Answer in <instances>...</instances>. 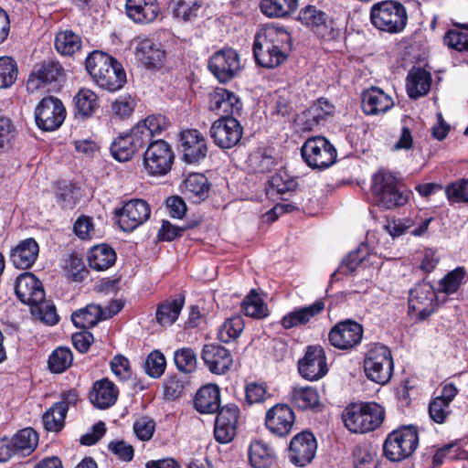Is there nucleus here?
I'll return each mask as SVG.
<instances>
[{
    "mask_svg": "<svg viewBox=\"0 0 468 468\" xmlns=\"http://www.w3.org/2000/svg\"><path fill=\"white\" fill-rule=\"evenodd\" d=\"M333 106L324 99H319L307 111L303 112L300 121L303 122L304 130H313L322 121L331 116Z\"/></svg>",
    "mask_w": 468,
    "mask_h": 468,
    "instance_id": "e433bc0d",
    "label": "nucleus"
},
{
    "mask_svg": "<svg viewBox=\"0 0 468 468\" xmlns=\"http://www.w3.org/2000/svg\"><path fill=\"white\" fill-rule=\"evenodd\" d=\"M239 99L226 89L217 88L209 94V109L222 116L232 115L239 111Z\"/></svg>",
    "mask_w": 468,
    "mask_h": 468,
    "instance_id": "cd10ccee",
    "label": "nucleus"
},
{
    "mask_svg": "<svg viewBox=\"0 0 468 468\" xmlns=\"http://www.w3.org/2000/svg\"><path fill=\"white\" fill-rule=\"evenodd\" d=\"M299 0H261L260 7L268 17H285L298 7Z\"/></svg>",
    "mask_w": 468,
    "mask_h": 468,
    "instance_id": "ea45409f",
    "label": "nucleus"
},
{
    "mask_svg": "<svg viewBox=\"0 0 468 468\" xmlns=\"http://www.w3.org/2000/svg\"><path fill=\"white\" fill-rule=\"evenodd\" d=\"M165 366L166 360L164 354L154 350L145 359L144 371L151 378H158L164 374Z\"/></svg>",
    "mask_w": 468,
    "mask_h": 468,
    "instance_id": "13d9d810",
    "label": "nucleus"
},
{
    "mask_svg": "<svg viewBox=\"0 0 468 468\" xmlns=\"http://www.w3.org/2000/svg\"><path fill=\"white\" fill-rule=\"evenodd\" d=\"M63 75L61 65L53 60L44 61L35 66L27 81V90L30 93L37 92L49 83L57 81Z\"/></svg>",
    "mask_w": 468,
    "mask_h": 468,
    "instance_id": "6ab92c4d",
    "label": "nucleus"
},
{
    "mask_svg": "<svg viewBox=\"0 0 468 468\" xmlns=\"http://www.w3.org/2000/svg\"><path fill=\"white\" fill-rule=\"evenodd\" d=\"M220 393L217 385L201 387L194 399L195 409L202 414L215 413L219 410Z\"/></svg>",
    "mask_w": 468,
    "mask_h": 468,
    "instance_id": "7c9ffc66",
    "label": "nucleus"
},
{
    "mask_svg": "<svg viewBox=\"0 0 468 468\" xmlns=\"http://www.w3.org/2000/svg\"><path fill=\"white\" fill-rule=\"evenodd\" d=\"M243 133L239 122L231 116H221L213 122L210 136L216 145L222 149H229L237 145Z\"/></svg>",
    "mask_w": 468,
    "mask_h": 468,
    "instance_id": "9b49d317",
    "label": "nucleus"
},
{
    "mask_svg": "<svg viewBox=\"0 0 468 468\" xmlns=\"http://www.w3.org/2000/svg\"><path fill=\"white\" fill-rule=\"evenodd\" d=\"M165 126V118L162 115H151L133 127L144 143H150L154 134H158Z\"/></svg>",
    "mask_w": 468,
    "mask_h": 468,
    "instance_id": "79ce46f5",
    "label": "nucleus"
},
{
    "mask_svg": "<svg viewBox=\"0 0 468 468\" xmlns=\"http://www.w3.org/2000/svg\"><path fill=\"white\" fill-rule=\"evenodd\" d=\"M443 42L448 48L457 51H468V33L449 29L444 35Z\"/></svg>",
    "mask_w": 468,
    "mask_h": 468,
    "instance_id": "0e129e2a",
    "label": "nucleus"
},
{
    "mask_svg": "<svg viewBox=\"0 0 468 468\" xmlns=\"http://www.w3.org/2000/svg\"><path fill=\"white\" fill-rule=\"evenodd\" d=\"M372 192L377 203L386 209H392L404 206L409 199V193H405L398 186V178L390 172L379 171L372 178Z\"/></svg>",
    "mask_w": 468,
    "mask_h": 468,
    "instance_id": "39448f33",
    "label": "nucleus"
},
{
    "mask_svg": "<svg viewBox=\"0 0 468 468\" xmlns=\"http://www.w3.org/2000/svg\"><path fill=\"white\" fill-rule=\"evenodd\" d=\"M245 403L249 406L262 404L271 398L268 386L262 382H248L244 388Z\"/></svg>",
    "mask_w": 468,
    "mask_h": 468,
    "instance_id": "3c124183",
    "label": "nucleus"
},
{
    "mask_svg": "<svg viewBox=\"0 0 468 468\" xmlns=\"http://www.w3.org/2000/svg\"><path fill=\"white\" fill-rule=\"evenodd\" d=\"M317 443L314 436L310 432L296 434L291 441L289 458L292 463L304 466L315 456Z\"/></svg>",
    "mask_w": 468,
    "mask_h": 468,
    "instance_id": "aec40b11",
    "label": "nucleus"
},
{
    "mask_svg": "<svg viewBox=\"0 0 468 468\" xmlns=\"http://www.w3.org/2000/svg\"><path fill=\"white\" fill-rule=\"evenodd\" d=\"M293 410L287 404L278 403L270 408L265 414V426L279 437L289 434L294 424Z\"/></svg>",
    "mask_w": 468,
    "mask_h": 468,
    "instance_id": "a211bd4d",
    "label": "nucleus"
},
{
    "mask_svg": "<svg viewBox=\"0 0 468 468\" xmlns=\"http://www.w3.org/2000/svg\"><path fill=\"white\" fill-rule=\"evenodd\" d=\"M17 78V65L9 57L0 58V88H8L15 83Z\"/></svg>",
    "mask_w": 468,
    "mask_h": 468,
    "instance_id": "bf43d9fd",
    "label": "nucleus"
},
{
    "mask_svg": "<svg viewBox=\"0 0 468 468\" xmlns=\"http://www.w3.org/2000/svg\"><path fill=\"white\" fill-rule=\"evenodd\" d=\"M249 459L254 468H270L276 462V452L266 441L254 440L250 445Z\"/></svg>",
    "mask_w": 468,
    "mask_h": 468,
    "instance_id": "72a5a7b5",
    "label": "nucleus"
},
{
    "mask_svg": "<svg viewBox=\"0 0 468 468\" xmlns=\"http://www.w3.org/2000/svg\"><path fill=\"white\" fill-rule=\"evenodd\" d=\"M155 422L148 417H142L133 423V431L141 441H149L154 432Z\"/></svg>",
    "mask_w": 468,
    "mask_h": 468,
    "instance_id": "774afa93",
    "label": "nucleus"
},
{
    "mask_svg": "<svg viewBox=\"0 0 468 468\" xmlns=\"http://www.w3.org/2000/svg\"><path fill=\"white\" fill-rule=\"evenodd\" d=\"M242 309L247 316L261 319L268 316V308L259 294L252 291L242 302Z\"/></svg>",
    "mask_w": 468,
    "mask_h": 468,
    "instance_id": "5fc2aeb1",
    "label": "nucleus"
},
{
    "mask_svg": "<svg viewBox=\"0 0 468 468\" xmlns=\"http://www.w3.org/2000/svg\"><path fill=\"white\" fill-rule=\"evenodd\" d=\"M85 66L94 81L104 90H117L126 81L122 65L114 58L102 51L91 52L86 58Z\"/></svg>",
    "mask_w": 468,
    "mask_h": 468,
    "instance_id": "f03ea898",
    "label": "nucleus"
},
{
    "mask_svg": "<svg viewBox=\"0 0 468 468\" xmlns=\"http://www.w3.org/2000/svg\"><path fill=\"white\" fill-rule=\"evenodd\" d=\"M135 56L145 67L157 69L163 66L165 53L161 44L144 39L137 44Z\"/></svg>",
    "mask_w": 468,
    "mask_h": 468,
    "instance_id": "c85d7f7f",
    "label": "nucleus"
},
{
    "mask_svg": "<svg viewBox=\"0 0 468 468\" xmlns=\"http://www.w3.org/2000/svg\"><path fill=\"white\" fill-rule=\"evenodd\" d=\"M324 309V303L322 301H316L308 306L295 308L282 317L281 321L282 325L285 329H290L305 324L309 323L312 318L321 314Z\"/></svg>",
    "mask_w": 468,
    "mask_h": 468,
    "instance_id": "2f4dec72",
    "label": "nucleus"
},
{
    "mask_svg": "<svg viewBox=\"0 0 468 468\" xmlns=\"http://www.w3.org/2000/svg\"><path fill=\"white\" fill-rule=\"evenodd\" d=\"M451 413V404L443 399L435 398L430 402L429 415L434 422L444 423Z\"/></svg>",
    "mask_w": 468,
    "mask_h": 468,
    "instance_id": "e2e57ef3",
    "label": "nucleus"
},
{
    "mask_svg": "<svg viewBox=\"0 0 468 468\" xmlns=\"http://www.w3.org/2000/svg\"><path fill=\"white\" fill-rule=\"evenodd\" d=\"M209 190V184L207 178L198 173L189 175L184 181L182 191L188 197L192 198L194 202H199L207 197Z\"/></svg>",
    "mask_w": 468,
    "mask_h": 468,
    "instance_id": "58836bf2",
    "label": "nucleus"
},
{
    "mask_svg": "<svg viewBox=\"0 0 468 468\" xmlns=\"http://www.w3.org/2000/svg\"><path fill=\"white\" fill-rule=\"evenodd\" d=\"M12 440L19 456L29 455L37 446V433L31 428H26L16 433Z\"/></svg>",
    "mask_w": 468,
    "mask_h": 468,
    "instance_id": "a18cd8bd",
    "label": "nucleus"
},
{
    "mask_svg": "<svg viewBox=\"0 0 468 468\" xmlns=\"http://www.w3.org/2000/svg\"><path fill=\"white\" fill-rule=\"evenodd\" d=\"M244 329V322L240 316L227 319L219 327L218 337L223 343L237 339Z\"/></svg>",
    "mask_w": 468,
    "mask_h": 468,
    "instance_id": "6e6d98bb",
    "label": "nucleus"
},
{
    "mask_svg": "<svg viewBox=\"0 0 468 468\" xmlns=\"http://www.w3.org/2000/svg\"><path fill=\"white\" fill-rule=\"evenodd\" d=\"M145 145L133 128L130 133L120 134L111 144L112 157L119 162L129 161L133 154Z\"/></svg>",
    "mask_w": 468,
    "mask_h": 468,
    "instance_id": "393cba45",
    "label": "nucleus"
},
{
    "mask_svg": "<svg viewBox=\"0 0 468 468\" xmlns=\"http://www.w3.org/2000/svg\"><path fill=\"white\" fill-rule=\"evenodd\" d=\"M15 292L21 303L30 307L41 303L46 296L42 282L32 272H24L16 279Z\"/></svg>",
    "mask_w": 468,
    "mask_h": 468,
    "instance_id": "dca6fc26",
    "label": "nucleus"
},
{
    "mask_svg": "<svg viewBox=\"0 0 468 468\" xmlns=\"http://www.w3.org/2000/svg\"><path fill=\"white\" fill-rule=\"evenodd\" d=\"M463 276L464 271L462 268H457L454 271L449 272L440 282L441 291L448 294L455 292L459 289Z\"/></svg>",
    "mask_w": 468,
    "mask_h": 468,
    "instance_id": "338daca9",
    "label": "nucleus"
},
{
    "mask_svg": "<svg viewBox=\"0 0 468 468\" xmlns=\"http://www.w3.org/2000/svg\"><path fill=\"white\" fill-rule=\"evenodd\" d=\"M277 159L273 150L260 148L250 154L249 162L256 171L265 173L271 171L277 165Z\"/></svg>",
    "mask_w": 468,
    "mask_h": 468,
    "instance_id": "49530a36",
    "label": "nucleus"
},
{
    "mask_svg": "<svg viewBox=\"0 0 468 468\" xmlns=\"http://www.w3.org/2000/svg\"><path fill=\"white\" fill-rule=\"evenodd\" d=\"M431 221V218L421 219L420 222L411 218H398L390 221L387 229L392 237H399L406 232L415 237H421L427 232Z\"/></svg>",
    "mask_w": 468,
    "mask_h": 468,
    "instance_id": "473e14b6",
    "label": "nucleus"
},
{
    "mask_svg": "<svg viewBox=\"0 0 468 468\" xmlns=\"http://www.w3.org/2000/svg\"><path fill=\"white\" fill-rule=\"evenodd\" d=\"M201 358L208 370L213 374L223 375L229 370L233 363L230 352L219 345H205Z\"/></svg>",
    "mask_w": 468,
    "mask_h": 468,
    "instance_id": "5701e85b",
    "label": "nucleus"
},
{
    "mask_svg": "<svg viewBox=\"0 0 468 468\" xmlns=\"http://www.w3.org/2000/svg\"><path fill=\"white\" fill-rule=\"evenodd\" d=\"M296 186L297 184L293 178L285 172H279L271 176L269 186L266 189V194L270 197H274L275 195L292 192Z\"/></svg>",
    "mask_w": 468,
    "mask_h": 468,
    "instance_id": "de8ad7c7",
    "label": "nucleus"
},
{
    "mask_svg": "<svg viewBox=\"0 0 468 468\" xmlns=\"http://www.w3.org/2000/svg\"><path fill=\"white\" fill-rule=\"evenodd\" d=\"M118 398V390L115 385L108 379L97 381L93 385L90 393V401L98 409H107L112 406Z\"/></svg>",
    "mask_w": 468,
    "mask_h": 468,
    "instance_id": "f704fd0d",
    "label": "nucleus"
},
{
    "mask_svg": "<svg viewBox=\"0 0 468 468\" xmlns=\"http://www.w3.org/2000/svg\"><path fill=\"white\" fill-rule=\"evenodd\" d=\"M291 36L282 28L268 26L255 36L253 53L256 62L268 69L281 65L290 50Z\"/></svg>",
    "mask_w": 468,
    "mask_h": 468,
    "instance_id": "f257e3e1",
    "label": "nucleus"
},
{
    "mask_svg": "<svg viewBox=\"0 0 468 468\" xmlns=\"http://www.w3.org/2000/svg\"><path fill=\"white\" fill-rule=\"evenodd\" d=\"M174 361L178 370L191 373L197 366V356L190 347H184L175 352Z\"/></svg>",
    "mask_w": 468,
    "mask_h": 468,
    "instance_id": "052dcab7",
    "label": "nucleus"
},
{
    "mask_svg": "<svg viewBox=\"0 0 468 468\" xmlns=\"http://www.w3.org/2000/svg\"><path fill=\"white\" fill-rule=\"evenodd\" d=\"M362 337V325L349 319L337 323L328 334L331 346L339 350L354 348L361 342Z\"/></svg>",
    "mask_w": 468,
    "mask_h": 468,
    "instance_id": "f8f14e48",
    "label": "nucleus"
},
{
    "mask_svg": "<svg viewBox=\"0 0 468 468\" xmlns=\"http://www.w3.org/2000/svg\"><path fill=\"white\" fill-rule=\"evenodd\" d=\"M157 0H126L125 14L134 23L145 25L154 22L160 14Z\"/></svg>",
    "mask_w": 468,
    "mask_h": 468,
    "instance_id": "b1692460",
    "label": "nucleus"
},
{
    "mask_svg": "<svg viewBox=\"0 0 468 468\" xmlns=\"http://www.w3.org/2000/svg\"><path fill=\"white\" fill-rule=\"evenodd\" d=\"M445 194L451 202H468V179H460L445 187Z\"/></svg>",
    "mask_w": 468,
    "mask_h": 468,
    "instance_id": "680f3d73",
    "label": "nucleus"
},
{
    "mask_svg": "<svg viewBox=\"0 0 468 468\" xmlns=\"http://www.w3.org/2000/svg\"><path fill=\"white\" fill-rule=\"evenodd\" d=\"M354 468H377L376 451L368 444L357 445L353 452Z\"/></svg>",
    "mask_w": 468,
    "mask_h": 468,
    "instance_id": "603ef678",
    "label": "nucleus"
},
{
    "mask_svg": "<svg viewBox=\"0 0 468 468\" xmlns=\"http://www.w3.org/2000/svg\"><path fill=\"white\" fill-rule=\"evenodd\" d=\"M31 312L48 324H55L58 322V315L54 304L46 301V299L38 305L31 306Z\"/></svg>",
    "mask_w": 468,
    "mask_h": 468,
    "instance_id": "69168bd1",
    "label": "nucleus"
},
{
    "mask_svg": "<svg viewBox=\"0 0 468 468\" xmlns=\"http://www.w3.org/2000/svg\"><path fill=\"white\" fill-rule=\"evenodd\" d=\"M292 403L300 410L314 409L320 404V398L315 388L311 387L294 388L291 395Z\"/></svg>",
    "mask_w": 468,
    "mask_h": 468,
    "instance_id": "37998d69",
    "label": "nucleus"
},
{
    "mask_svg": "<svg viewBox=\"0 0 468 468\" xmlns=\"http://www.w3.org/2000/svg\"><path fill=\"white\" fill-rule=\"evenodd\" d=\"M385 410L377 402L351 403L342 413L345 427L353 433L375 431L383 423Z\"/></svg>",
    "mask_w": 468,
    "mask_h": 468,
    "instance_id": "7ed1b4c3",
    "label": "nucleus"
},
{
    "mask_svg": "<svg viewBox=\"0 0 468 468\" xmlns=\"http://www.w3.org/2000/svg\"><path fill=\"white\" fill-rule=\"evenodd\" d=\"M66 117V110L62 102L53 97L43 98L35 110L37 125L44 131L58 129Z\"/></svg>",
    "mask_w": 468,
    "mask_h": 468,
    "instance_id": "9d476101",
    "label": "nucleus"
},
{
    "mask_svg": "<svg viewBox=\"0 0 468 468\" xmlns=\"http://www.w3.org/2000/svg\"><path fill=\"white\" fill-rule=\"evenodd\" d=\"M435 291L430 282H422L410 291L409 309L424 319L433 312Z\"/></svg>",
    "mask_w": 468,
    "mask_h": 468,
    "instance_id": "412c9836",
    "label": "nucleus"
},
{
    "mask_svg": "<svg viewBox=\"0 0 468 468\" xmlns=\"http://www.w3.org/2000/svg\"><path fill=\"white\" fill-rule=\"evenodd\" d=\"M299 373L307 380H317L327 373L326 356L323 347L311 346L298 363Z\"/></svg>",
    "mask_w": 468,
    "mask_h": 468,
    "instance_id": "f3484780",
    "label": "nucleus"
},
{
    "mask_svg": "<svg viewBox=\"0 0 468 468\" xmlns=\"http://www.w3.org/2000/svg\"><path fill=\"white\" fill-rule=\"evenodd\" d=\"M208 68L219 81H228L240 70L239 55L232 48L217 51L210 58Z\"/></svg>",
    "mask_w": 468,
    "mask_h": 468,
    "instance_id": "4468645a",
    "label": "nucleus"
},
{
    "mask_svg": "<svg viewBox=\"0 0 468 468\" xmlns=\"http://www.w3.org/2000/svg\"><path fill=\"white\" fill-rule=\"evenodd\" d=\"M77 112L84 117L90 116L98 108V97L89 89H81L74 97Z\"/></svg>",
    "mask_w": 468,
    "mask_h": 468,
    "instance_id": "8fccbe9b",
    "label": "nucleus"
},
{
    "mask_svg": "<svg viewBox=\"0 0 468 468\" xmlns=\"http://www.w3.org/2000/svg\"><path fill=\"white\" fill-rule=\"evenodd\" d=\"M119 310L120 307L115 311L106 313L100 305L90 303L85 308L74 312L71 315V320L78 328H90L96 325L100 320L112 316Z\"/></svg>",
    "mask_w": 468,
    "mask_h": 468,
    "instance_id": "c756f323",
    "label": "nucleus"
},
{
    "mask_svg": "<svg viewBox=\"0 0 468 468\" xmlns=\"http://www.w3.org/2000/svg\"><path fill=\"white\" fill-rule=\"evenodd\" d=\"M118 223L123 231H132L148 220L151 208L143 199H132L116 211Z\"/></svg>",
    "mask_w": 468,
    "mask_h": 468,
    "instance_id": "2eb2a0df",
    "label": "nucleus"
},
{
    "mask_svg": "<svg viewBox=\"0 0 468 468\" xmlns=\"http://www.w3.org/2000/svg\"><path fill=\"white\" fill-rule=\"evenodd\" d=\"M199 8L197 0H179L173 6L172 12L174 17L187 22L197 16Z\"/></svg>",
    "mask_w": 468,
    "mask_h": 468,
    "instance_id": "4d7b16f0",
    "label": "nucleus"
},
{
    "mask_svg": "<svg viewBox=\"0 0 468 468\" xmlns=\"http://www.w3.org/2000/svg\"><path fill=\"white\" fill-rule=\"evenodd\" d=\"M80 37L72 30L58 31L55 37V48L63 56H72L81 48Z\"/></svg>",
    "mask_w": 468,
    "mask_h": 468,
    "instance_id": "a19ab883",
    "label": "nucleus"
},
{
    "mask_svg": "<svg viewBox=\"0 0 468 468\" xmlns=\"http://www.w3.org/2000/svg\"><path fill=\"white\" fill-rule=\"evenodd\" d=\"M72 361L71 350L66 346H58L49 356L48 367L51 372L62 373L71 366Z\"/></svg>",
    "mask_w": 468,
    "mask_h": 468,
    "instance_id": "864d4df0",
    "label": "nucleus"
},
{
    "mask_svg": "<svg viewBox=\"0 0 468 468\" xmlns=\"http://www.w3.org/2000/svg\"><path fill=\"white\" fill-rule=\"evenodd\" d=\"M304 162L313 169H324L336 161V150L334 145L323 136H314L305 141L301 148Z\"/></svg>",
    "mask_w": 468,
    "mask_h": 468,
    "instance_id": "0eeeda50",
    "label": "nucleus"
},
{
    "mask_svg": "<svg viewBox=\"0 0 468 468\" xmlns=\"http://www.w3.org/2000/svg\"><path fill=\"white\" fill-rule=\"evenodd\" d=\"M174 154L170 145L164 140L149 143L144 154V165L149 174L163 176L171 169Z\"/></svg>",
    "mask_w": 468,
    "mask_h": 468,
    "instance_id": "1a4fd4ad",
    "label": "nucleus"
},
{
    "mask_svg": "<svg viewBox=\"0 0 468 468\" xmlns=\"http://www.w3.org/2000/svg\"><path fill=\"white\" fill-rule=\"evenodd\" d=\"M184 297H179L172 301L165 302L159 304L156 311V319L164 326L172 325L178 318L184 306Z\"/></svg>",
    "mask_w": 468,
    "mask_h": 468,
    "instance_id": "c03bdc74",
    "label": "nucleus"
},
{
    "mask_svg": "<svg viewBox=\"0 0 468 468\" xmlns=\"http://www.w3.org/2000/svg\"><path fill=\"white\" fill-rule=\"evenodd\" d=\"M362 109L367 115L387 112L394 105L392 98L383 90L372 87L362 93Z\"/></svg>",
    "mask_w": 468,
    "mask_h": 468,
    "instance_id": "a878e982",
    "label": "nucleus"
},
{
    "mask_svg": "<svg viewBox=\"0 0 468 468\" xmlns=\"http://www.w3.org/2000/svg\"><path fill=\"white\" fill-rule=\"evenodd\" d=\"M39 253V246L33 238L21 240L10 251V261L13 265L21 270H27L33 266Z\"/></svg>",
    "mask_w": 468,
    "mask_h": 468,
    "instance_id": "bb28decb",
    "label": "nucleus"
},
{
    "mask_svg": "<svg viewBox=\"0 0 468 468\" xmlns=\"http://www.w3.org/2000/svg\"><path fill=\"white\" fill-rule=\"evenodd\" d=\"M88 261L91 269L104 271L115 263L116 253L106 244L96 245L88 252Z\"/></svg>",
    "mask_w": 468,
    "mask_h": 468,
    "instance_id": "4c0bfd02",
    "label": "nucleus"
},
{
    "mask_svg": "<svg viewBox=\"0 0 468 468\" xmlns=\"http://www.w3.org/2000/svg\"><path fill=\"white\" fill-rule=\"evenodd\" d=\"M366 376L371 381L384 385L393 372V358L390 350L385 346H376L368 350L364 360Z\"/></svg>",
    "mask_w": 468,
    "mask_h": 468,
    "instance_id": "6e6552de",
    "label": "nucleus"
},
{
    "mask_svg": "<svg viewBox=\"0 0 468 468\" xmlns=\"http://www.w3.org/2000/svg\"><path fill=\"white\" fill-rule=\"evenodd\" d=\"M298 19L302 24L313 28L324 40L335 39L340 34V30L335 27L325 13L314 5H306L301 9Z\"/></svg>",
    "mask_w": 468,
    "mask_h": 468,
    "instance_id": "ddd939ff",
    "label": "nucleus"
},
{
    "mask_svg": "<svg viewBox=\"0 0 468 468\" xmlns=\"http://www.w3.org/2000/svg\"><path fill=\"white\" fill-rule=\"evenodd\" d=\"M180 146L183 158L190 164L204 159L207 153L206 138L196 129L186 130L180 133Z\"/></svg>",
    "mask_w": 468,
    "mask_h": 468,
    "instance_id": "4be33fe9",
    "label": "nucleus"
},
{
    "mask_svg": "<svg viewBox=\"0 0 468 468\" xmlns=\"http://www.w3.org/2000/svg\"><path fill=\"white\" fill-rule=\"evenodd\" d=\"M65 406L53 404L42 417L43 425L48 431L58 432L63 427L66 418Z\"/></svg>",
    "mask_w": 468,
    "mask_h": 468,
    "instance_id": "09e8293b",
    "label": "nucleus"
},
{
    "mask_svg": "<svg viewBox=\"0 0 468 468\" xmlns=\"http://www.w3.org/2000/svg\"><path fill=\"white\" fill-rule=\"evenodd\" d=\"M419 434L412 425L401 427L390 432L383 445L385 456L392 462L410 457L417 449Z\"/></svg>",
    "mask_w": 468,
    "mask_h": 468,
    "instance_id": "423d86ee",
    "label": "nucleus"
},
{
    "mask_svg": "<svg viewBox=\"0 0 468 468\" xmlns=\"http://www.w3.org/2000/svg\"><path fill=\"white\" fill-rule=\"evenodd\" d=\"M431 83L430 72L423 69H413L407 77V92L411 99H418L429 92Z\"/></svg>",
    "mask_w": 468,
    "mask_h": 468,
    "instance_id": "c9c22d12",
    "label": "nucleus"
},
{
    "mask_svg": "<svg viewBox=\"0 0 468 468\" xmlns=\"http://www.w3.org/2000/svg\"><path fill=\"white\" fill-rule=\"evenodd\" d=\"M370 20L378 30L398 34L402 32L408 24V13L400 2L385 0L371 6Z\"/></svg>",
    "mask_w": 468,
    "mask_h": 468,
    "instance_id": "20e7f679",
    "label": "nucleus"
}]
</instances>
